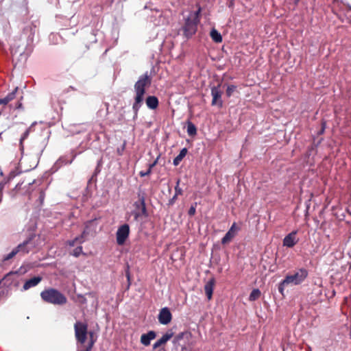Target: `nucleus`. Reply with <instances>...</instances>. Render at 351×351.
Here are the masks:
<instances>
[{
  "label": "nucleus",
  "instance_id": "nucleus-20",
  "mask_svg": "<svg viewBox=\"0 0 351 351\" xmlns=\"http://www.w3.org/2000/svg\"><path fill=\"white\" fill-rule=\"evenodd\" d=\"M187 153L186 148H183L179 154L173 159V163L175 166H177L180 164L184 157L186 156Z\"/></svg>",
  "mask_w": 351,
  "mask_h": 351
},
{
  "label": "nucleus",
  "instance_id": "nucleus-8",
  "mask_svg": "<svg viewBox=\"0 0 351 351\" xmlns=\"http://www.w3.org/2000/svg\"><path fill=\"white\" fill-rule=\"evenodd\" d=\"M211 95L213 97L212 105L221 107L223 105V101L221 100L222 92L220 90L219 86L211 88Z\"/></svg>",
  "mask_w": 351,
  "mask_h": 351
},
{
  "label": "nucleus",
  "instance_id": "nucleus-36",
  "mask_svg": "<svg viewBox=\"0 0 351 351\" xmlns=\"http://www.w3.org/2000/svg\"><path fill=\"white\" fill-rule=\"evenodd\" d=\"M37 124V122L36 121H34L33 122L31 125L28 128H30V130H32V129Z\"/></svg>",
  "mask_w": 351,
  "mask_h": 351
},
{
  "label": "nucleus",
  "instance_id": "nucleus-22",
  "mask_svg": "<svg viewBox=\"0 0 351 351\" xmlns=\"http://www.w3.org/2000/svg\"><path fill=\"white\" fill-rule=\"evenodd\" d=\"M210 37L215 43H221L222 41V37L220 33L215 29H213L210 32Z\"/></svg>",
  "mask_w": 351,
  "mask_h": 351
},
{
  "label": "nucleus",
  "instance_id": "nucleus-13",
  "mask_svg": "<svg viewBox=\"0 0 351 351\" xmlns=\"http://www.w3.org/2000/svg\"><path fill=\"white\" fill-rule=\"evenodd\" d=\"M173 336V332L172 330H168L165 334L162 335L161 338L157 340L153 345V348L156 349L160 346L166 343L170 339H171Z\"/></svg>",
  "mask_w": 351,
  "mask_h": 351
},
{
  "label": "nucleus",
  "instance_id": "nucleus-10",
  "mask_svg": "<svg viewBox=\"0 0 351 351\" xmlns=\"http://www.w3.org/2000/svg\"><path fill=\"white\" fill-rule=\"evenodd\" d=\"M158 321L161 324L167 325L171 322L172 315L167 307L162 308L158 314Z\"/></svg>",
  "mask_w": 351,
  "mask_h": 351
},
{
  "label": "nucleus",
  "instance_id": "nucleus-3",
  "mask_svg": "<svg viewBox=\"0 0 351 351\" xmlns=\"http://www.w3.org/2000/svg\"><path fill=\"white\" fill-rule=\"evenodd\" d=\"M40 297L45 302L54 305H63L66 303V298L58 290L47 289L40 293Z\"/></svg>",
  "mask_w": 351,
  "mask_h": 351
},
{
  "label": "nucleus",
  "instance_id": "nucleus-30",
  "mask_svg": "<svg viewBox=\"0 0 351 351\" xmlns=\"http://www.w3.org/2000/svg\"><path fill=\"white\" fill-rule=\"evenodd\" d=\"M156 161H155L153 164L150 165L149 168L148 169L147 171H146L145 172L144 171H141L140 173H139L140 176L141 177H144V176H148L149 174H150L151 169L156 165Z\"/></svg>",
  "mask_w": 351,
  "mask_h": 351
},
{
  "label": "nucleus",
  "instance_id": "nucleus-26",
  "mask_svg": "<svg viewBox=\"0 0 351 351\" xmlns=\"http://www.w3.org/2000/svg\"><path fill=\"white\" fill-rule=\"evenodd\" d=\"M260 296H261V291H260V290L258 289H255L252 290V291L251 292V293H250V295L249 296V300L250 301H255Z\"/></svg>",
  "mask_w": 351,
  "mask_h": 351
},
{
  "label": "nucleus",
  "instance_id": "nucleus-31",
  "mask_svg": "<svg viewBox=\"0 0 351 351\" xmlns=\"http://www.w3.org/2000/svg\"><path fill=\"white\" fill-rule=\"evenodd\" d=\"M288 286H289L288 284H284V280L280 283L278 286V291L282 295H284L285 288Z\"/></svg>",
  "mask_w": 351,
  "mask_h": 351
},
{
  "label": "nucleus",
  "instance_id": "nucleus-1",
  "mask_svg": "<svg viewBox=\"0 0 351 351\" xmlns=\"http://www.w3.org/2000/svg\"><path fill=\"white\" fill-rule=\"evenodd\" d=\"M151 83L152 77L148 73V72H146L139 77L138 80L134 84V91L136 95L134 98V102L132 106V109L134 113V118L137 117L138 112L143 101V97L145 93V88L149 87L151 85Z\"/></svg>",
  "mask_w": 351,
  "mask_h": 351
},
{
  "label": "nucleus",
  "instance_id": "nucleus-32",
  "mask_svg": "<svg viewBox=\"0 0 351 351\" xmlns=\"http://www.w3.org/2000/svg\"><path fill=\"white\" fill-rule=\"evenodd\" d=\"M82 246H78V247H77L73 250V254H73L74 256L77 257V256H79L82 254Z\"/></svg>",
  "mask_w": 351,
  "mask_h": 351
},
{
  "label": "nucleus",
  "instance_id": "nucleus-28",
  "mask_svg": "<svg viewBox=\"0 0 351 351\" xmlns=\"http://www.w3.org/2000/svg\"><path fill=\"white\" fill-rule=\"evenodd\" d=\"M237 86L234 85H230L228 86L226 90V95L228 97L232 96L233 93L235 91Z\"/></svg>",
  "mask_w": 351,
  "mask_h": 351
},
{
  "label": "nucleus",
  "instance_id": "nucleus-18",
  "mask_svg": "<svg viewBox=\"0 0 351 351\" xmlns=\"http://www.w3.org/2000/svg\"><path fill=\"white\" fill-rule=\"evenodd\" d=\"M18 90V88L16 87L14 90L8 94L5 97L0 99V105H7L10 101L13 100L16 97V93Z\"/></svg>",
  "mask_w": 351,
  "mask_h": 351
},
{
  "label": "nucleus",
  "instance_id": "nucleus-5",
  "mask_svg": "<svg viewBox=\"0 0 351 351\" xmlns=\"http://www.w3.org/2000/svg\"><path fill=\"white\" fill-rule=\"evenodd\" d=\"M307 271L304 269H300L293 274L287 275L284 279V284L290 285H298L302 283L307 277Z\"/></svg>",
  "mask_w": 351,
  "mask_h": 351
},
{
  "label": "nucleus",
  "instance_id": "nucleus-29",
  "mask_svg": "<svg viewBox=\"0 0 351 351\" xmlns=\"http://www.w3.org/2000/svg\"><path fill=\"white\" fill-rule=\"evenodd\" d=\"M179 184H180V180H178V181L176 182V186H175L176 196L182 194V189L179 186Z\"/></svg>",
  "mask_w": 351,
  "mask_h": 351
},
{
  "label": "nucleus",
  "instance_id": "nucleus-15",
  "mask_svg": "<svg viewBox=\"0 0 351 351\" xmlns=\"http://www.w3.org/2000/svg\"><path fill=\"white\" fill-rule=\"evenodd\" d=\"M215 283V279L211 278L204 285L205 293L208 300H211L212 298Z\"/></svg>",
  "mask_w": 351,
  "mask_h": 351
},
{
  "label": "nucleus",
  "instance_id": "nucleus-35",
  "mask_svg": "<svg viewBox=\"0 0 351 351\" xmlns=\"http://www.w3.org/2000/svg\"><path fill=\"white\" fill-rule=\"evenodd\" d=\"M178 196H176V194L173 195V197L170 199L169 202L170 204H173L176 199H177Z\"/></svg>",
  "mask_w": 351,
  "mask_h": 351
},
{
  "label": "nucleus",
  "instance_id": "nucleus-12",
  "mask_svg": "<svg viewBox=\"0 0 351 351\" xmlns=\"http://www.w3.org/2000/svg\"><path fill=\"white\" fill-rule=\"evenodd\" d=\"M237 228L236 223H234L229 230L226 232L225 236L221 239L222 244H226L230 242L232 239L236 236Z\"/></svg>",
  "mask_w": 351,
  "mask_h": 351
},
{
  "label": "nucleus",
  "instance_id": "nucleus-16",
  "mask_svg": "<svg viewBox=\"0 0 351 351\" xmlns=\"http://www.w3.org/2000/svg\"><path fill=\"white\" fill-rule=\"evenodd\" d=\"M156 337V333L154 331H149L147 333L143 334L141 337V343L147 346L150 344V342L152 340L155 339Z\"/></svg>",
  "mask_w": 351,
  "mask_h": 351
},
{
  "label": "nucleus",
  "instance_id": "nucleus-17",
  "mask_svg": "<svg viewBox=\"0 0 351 351\" xmlns=\"http://www.w3.org/2000/svg\"><path fill=\"white\" fill-rule=\"evenodd\" d=\"M148 108L154 110L158 106V99L156 96H148L145 100Z\"/></svg>",
  "mask_w": 351,
  "mask_h": 351
},
{
  "label": "nucleus",
  "instance_id": "nucleus-14",
  "mask_svg": "<svg viewBox=\"0 0 351 351\" xmlns=\"http://www.w3.org/2000/svg\"><path fill=\"white\" fill-rule=\"evenodd\" d=\"M41 280L42 278L40 276H36L27 280L23 286V290L27 291L30 288L37 286Z\"/></svg>",
  "mask_w": 351,
  "mask_h": 351
},
{
  "label": "nucleus",
  "instance_id": "nucleus-37",
  "mask_svg": "<svg viewBox=\"0 0 351 351\" xmlns=\"http://www.w3.org/2000/svg\"><path fill=\"white\" fill-rule=\"evenodd\" d=\"M299 1H300V0H294V2L295 4H298Z\"/></svg>",
  "mask_w": 351,
  "mask_h": 351
},
{
  "label": "nucleus",
  "instance_id": "nucleus-7",
  "mask_svg": "<svg viewBox=\"0 0 351 351\" xmlns=\"http://www.w3.org/2000/svg\"><path fill=\"white\" fill-rule=\"evenodd\" d=\"M130 234V227L128 224L125 223L119 227L117 233L116 239L117 243L119 245H122L125 243Z\"/></svg>",
  "mask_w": 351,
  "mask_h": 351
},
{
  "label": "nucleus",
  "instance_id": "nucleus-21",
  "mask_svg": "<svg viewBox=\"0 0 351 351\" xmlns=\"http://www.w3.org/2000/svg\"><path fill=\"white\" fill-rule=\"evenodd\" d=\"M189 336V331L182 332L179 333L178 335H177L174 337V339L173 340V344H179L180 343V341L184 339V337H187Z\"/></svg>",
  "mask_w": 351,
  "mask_h": 351
},
{
  "label": "nucleus",
  "instance_id": "nucleus-27",
  "mask_svg": "<svg viewBox=\"0 0 351 351\" xmlns=\"http://www.w3.org/2000/svg\"><path fill=\"white\" fill-rule=\"evenodd\" d=\"M86 234V231H84L82 236L79 237H76L74 240L68 241V243L70 246H74L75 243L78 242L80 243H82L84 241L83 237L84 235Z\"/></svg>",
  "mask_w": 351,
  "mask_h": 351
},
{
  "label": "nucleus",
  "instance_id": "nucleus-23",
  "mask_svg": "<svg viewBox=\"0 0 351 351\" xmlns=\"http://www.w3.org/2000/svg\"><path fill=\"white\" fill-rule=\"evenodd\" d=\"M187 133L191 136H193L197 134L196 127L191 122H189L187 124Z\"/></svg>",
  "mask_w": 351,
  "mask_h": 351
},
{
  "label": "nucleus",
  "instance_id": "nucleus-6",
  "mask_svg": "<svg viewBox=\"0 0 351 351\" xmlns=\"http://www.w3.org/2000/svg\"><path fill=\"white\" fill-rule=\"evenodd\" d=\"M34 247L32 239L25 241L22 244L19 245L13 249L5 258L4 260L7 261L13 258L18 252H22L24 254L28 253Z\"/></svg>",
  "mask_w": 351,
  "mask_h": 351
},
{
  "label": "nucleus",
  "instance_id": "nucleus-34",
  "mask_svg": "<svg viewBox=\"0 0 351 351\" xmlns=\"http://www.w3.org/2000/svg\"><path fill=\"white\" fill-rule=\"evenodd\" d=\"M196 212V208L195 206H191L189 210V215L190 216H193L195 214Z\"/></svg>",
  "mask_w": 351,
  "mask_h": 351
},
{
  "label": "nucleus",
  "instance_id": "nucleus-11",
  "mask_svg": "<svg viewBox=\"0 0 351 351\" xmlns=\"http://www.w3.org/2000/svg\"><path fill=\"white\" fill-rule=\"evenodd\" d=\"M138 197L139 202H136L134 204L136 209L138 210L134 213L135 219H137L141 213L145 214L146 213L145 197L143 195L138 194Z\"/></svg>",
  "mask_w": 351,
  "mask_h": 351
},
{
  "label": "nucleus",
  "instance_id": "nucleus-33",
  "mask_svg": "<svg viewBox=\"0 0 351 351\" xmlns=\"http://www.w3.org/2000/svg\"><path fill=\"white\" fill-rule=\"evenodd\" d=\"M95 342V340L91 339L90 341L88 342V345L87 346V347L85 349L81 350H77V351H90Z\"/></svg>",
  "mask_w": 351,
  "mask_h": 351
},
{
  "label": "nucleus",
  "instance_id": "nucleus-38",
  "mask_svg": "<svg viewBox=\"0 0 351 351\" xmlns=\"http://www.w3.org/2000/svg\"><path fill=\"white\" fill-rule=\"evenodd\" d=\"M21 105H22L21 104H19V106H17V108H21Z\"/></svg>",
  "mask_w": 351,
  "mask_h": 351
},
{
  "label": "nucleus",
  "instance_id": "nucleus-25",
  "mask_svg": "<svg viewBox=\"0 0 351 351\" xmlns=\"http://www.w3.org/2000/svg\"><path fill=\"white\" fill-rule=\"evenodd\" d=\"M31 132V130L30 128H27L25 132L23 134V135L21 136V138H20V143H19V145H20V149L21 151L23 152V149H24V147H23V141L25 139H26L29 134V132Z\"/></svg>",
  "mask_w": 351,
  "mask_h": 351
},
{
  "label": "nucleus",
  "instance_id": "nucleus-9",
  "mask_svg": "<svg viewBox=\"0 0 351 351\" xmlns=\"http://www.w3.org/2000/svg\"><path fill=\"white\" fill-rule=\"evenodd\" d=\"M297 233L298 232L294 230L285 236L282 241L283 245L289 248L295 246L299 241V239L297 237Z\"/></svg>",
  "mask_w": 351,
  "mask_h": 351
},
{
  "label": "nucleus",
  "instance_id": "nucleus-24",
  "mask_svg": "<svg viewBox=\"0 0 351 351\" xmlns=\"http://www.w3.org/2000/svg\"><path fill=\"white\" fill-rule=\"evenodd\" d=\"M192 338V334L189 332V336L187 337H184L183 341H184V344L182 346V351L186 350L187 346H192L193 343L191 342V339Z\"/></svg>",
  "mask_w": 351,
  "mask_h": 351
},
{
  "label": "nucleus",
  "instance_id": "nucleus-2",
  "mask_svg": "<svg viewBox=\"0 0 351 351\" xmlns=\"http://www.w3.org/2000/svg\"><path fill=\"white\" fill-rule=\"evenodd\" d=\"M197 10L191 12L184 19V24L182 27L184 35L187 38H191L195 34L197 29V24L199 22V15L202 11L201 7L197 5Z\"/></svg>",
  "mask_w": 351,
  "mask_h": 351
},
{
  "label": "nucleus",
  "instance_id": "nucleus-4",
  "mask_svg": "<svg viewBox=\"0 0 351 351\" xmlns=\"http://www.w3.org/2000/svg\"><path fill=\"white\" fill-rule=\"evenodd\" d=\"M75 337L77 343L83 345L87 339L88 335L90 337L89 342L93 339V332L92 331H88V325L86 323L77 321L74 324Z\"/></svg>",
  "mask_w": 351,
  "mask_h": 351
},
{
  "label": "nucleus",
  "instance_id": "nucleus-19",
  "mask_svg": "<svg viewBox=\"0 0 351 351\" xmlns=\"http://www.w3.org/2000/svg\"><path fill=\"white\" fill-rule=\"evenodd\" d=\"M11 53L13 57L19 56L23 57L25 59L27 57V55L24 54L23 49H20V45H16V44H14L11 47Z\"/></svg>",
  "mask_w": 351,
  "mask_h": 351
}]
</instances>
